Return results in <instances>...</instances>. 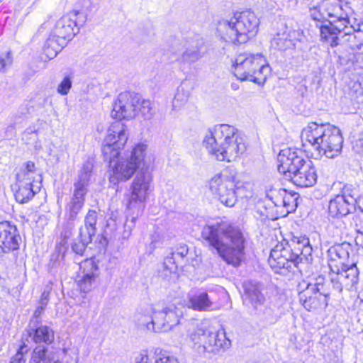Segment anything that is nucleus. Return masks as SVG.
<instances>
[{
    "label": "nucleus",
    "mask_w": 363,
    "mask_h": 363,
    "mask_svg": "<svg viewBox=\"0 0 363 363\" xmlns=\"http://www.w3.org/2000/svg\"><path fill=\"white\" fill-rule=\"evenodd\" d=\"M202 237L226 263L234 267L240 264L244 257L245 239L238 227L222 220L205 226Z\"/></svg>",
    "instance_id": "nucleus-1"
},
{
    "label": "nucleus",
    "mask_w": 363,
    "mask_h": 363,
    "mask_svg": "<svg viewBox=\"0 0 363 363\" xmlns=\"http://www.w3.org/2000/svg\"><path fill=\"white\" fill-rule=\"evenodd\" d=\"M203 145L217 160L232 162L245 153V138L234 126L218 124L206 135Z\"/></svg>",
    "instance_id": "nucleus-2"
},
{
    "label": "nucleus",
    "mask_w": 363,
    "mask_h": 363,
    "mask_svg": "<svg viewBox=\"0 0 363 363\" xmlns=\"http://www.w3.org/2000/svg\"><path fill=\"white\" fill-rule=\"evenodd\" d=\"M301 140L306 147H311L320 157L335 158L342 151L343 138L340 129L329 123H309L301 132Z\"/></svg>",
    "instance_id": "nucleus-3"
},
{
    "label": "nucleus",
    "mask_w": 363,
    "mask_h": 363,
    "mask_svg": "<svg viewBox=\"0 0 363 363\" xmlns=\"http://www.w3.org/2000/svg\"><path fill=\"white\" fill-rule=\"evenodd\" d=\"M104 157L109 163V182L113 185L128 181L138 169L147 166L152 160L148 145L144 143L135 145L123 156Z\"/></svg>",
    "instance_id": "nucleus-4"
},
{
    "label": "nucleus",
    "mask_w": 363,
    "mask_h": 363,
    "mask_svg": "<svg viewBox=\"0 0 363 363\" xmlns=\"http://www.w3.org/2000/svg\"><path fill=\"white\" fill-rule=\"evenodd\" d=\"M313 249L305 236L294 237L289 243H278L272 249L268 263L274 272L284 274L303 259L308 260Z\"/></svg>",
    "instance_id": "nucleus-5"
},
{
    "label": "nucleus",
    "mask_w": 363,
    "mask_h": 363,
    "mask_svg": "<svg viewBox=\"0 0 363 363\" xmlns=\"http://www.w3.org/2000/svg\"><path fill=\"white\" fill-rule=\"evenodd\" d=\"M152 175L147 169L140 168L130 186V193L125 195V208L128 213L125 223L124 237H128L135 225L137 218L143 213L152 191Z\"/></svg>",
    "instance_id": "nucleus-6"
},
{
    "label": "nucleus",
    "mask_w": 363,
    "mask_h": 363,
    "mask_svg": "<svg viewBox=\"0 0 363 363\" xmlns=\"http://www.w3.org/2000/svg\"><path fill=\"white\" fill-rule=\"evenodd\" d=\"M152 175L147 169L140 168L130 186V193L125 195V208L128 213L125 223L124 237H128L135 225L137 218L143 213L152 191Z\"/></svg>",
    "instance_id": "nucleus-7"
},
{
    "label": "nucleus",
    "mask_w": 363,
    "mask_h": 363,
    "mask_svg": "<svg viewBox=\"0 0 363 363\" xmlns=\"http://www.w3.org/2000/svg\"><path fill=\"white\" fill-rule=\"evenodd\" d=\"M259 20L251 11L235 13L230 19H222L217 25V33L223 41L233 44L246 43L257 33Z\"/></svg>",
    "instance_id": "nucleus-8"
},
{
    "label": "nucleus",
    "mask_w": 363,
    "mask_h": 363,
    "mask_svg": "<svg viewBox=\"0 0 363 363\" xmlns=\"http://www.w3.org/2000/svg\"><path fill=\"white\" fill-rule=\"evenodd\" d=\"M246 186L237 179V172L234 169L226 168L213 175L208 181V189L218 201L227 207H233L238 198H247L250 192L241 194Z\"/></svg>",
    "instance_id": "nucleus-9"
},
{
    "label": "nucleus",
    "mask_w": 363,
    "mask_h": 363,
    "mask_svg": "<svg viewBox=\"0 0 363 363\" xmlns=\"http://www.w3.org/2000/svg\"><path fill=\"white\" fill-rule=\"evenodd\" d=\"M234 76L241 81H250L263 84L271 73V67L266 58L261 54L243 52L238 55L233 61Z\"/></svg>",
    "instance_id": "nucleus-10"
},
{
    "label": "nucleus",
    "mask_w": 363,
    "mask_h": 363,
    "mask_svg": "<svg viewBox=\"0 0 363 363\" xmlns=\"http://www.w3.org/2000/svg\"><path fill=\"white\" fill-rule=\"evenodd\" d=\"M303 288L299 293V300L308 311L325 308L328 306L330 291L325 284V278L318 275L311 278L308 282L299 285Z\"/></svg>",
    "instance_id": "nucleus-11"
},
{
    "label": "nucleus",
    "mask_w": 363,
    "mask_h": 363,
    "mask_svg": "<svg viewBox=\"0 0 363 363\" xmlns=\"http://www.w3.org/2000/svg\"><path fill=\"white\" fill-rule=\"evenodd\" d=\"M194 345H199V352H215L220 349L228 348L230 342L223 331H216L211 328H198L189 336Z\"/></svg>",
    "instance_id": "nucleus-12"
},
{
    "label": "nucleus",
    "mask_w": 363,
    "mask_h": 363,
    "mask_svg": "<svg viewBox=\"0 0 363 363\" xmlns=\"http://www.w3.org/2000/svg\"><path fill=\"white\" fill-rule=\"evenodd\" d=\"M330 278L333 288L337 292L343 289L351 290L359 281V269L357 262L342 264L337 266L333 262L330 264Z\"/></svg>",
    "instance_id": "nucleus-13"
},
{
    "label": "nucleus",
    "mask_w": 363,
    "mask_h": 363,
    "mask_svg": "<svg viewBox=\"0 0 363 363\" xmlns=\"http://www.w3.org/2000/svg\"><path fill=\"white\" fill-rule=\"evenodd\" d=\"M86 21V17L79 11L74 10L62 16L55 23L50 34L61 41L70 40Z\"/></svg>",
    "instance_id": "nucleus-14"
},
{
    "label": "nucleus",
    "mask_w": 363,
    "mask_h": 363,
    "mask_svg": "<svg viewBox=\"0 0 363 363\" xmlns=\"http://www.w3.org/2000/svg\"><path fill=\"white\" fill-rule=\"evenodd\" d=\"M128 138V130L125 125L120 121L113 123L108 129L103 145L104 157H116L120 150L125 146Z\"/></svg>",
    "instance_id": "nucleus-15"
},
{
    "label": "nucleus",
    "mask_w": 363,
    "mask_h": 363,
    "mask_svg": "<svg viewBox=\"0 0 363 363\" xmlns=\"http://www.w3.org/2000/svg\"><path fill=\"white\" fill-rule=\"evenodd\" d=\"M294 21L291 19H279L277 22V33L272 39V46L279 50H286L295 46L296 40H300L303 31L293 27Z\"/></svg>",
    "instance_id": "nucleus-16"
},
{
    "label": "nucleus",
    "mask_w": 363,
    "mask_h": 363,
    "mask_svg": "<svg viewBox=\"0 0 363 363\" xmlns=\"http://www.w3.org/2000/svg\"><path fill=\"white\" fill-rule=\"evenodd\" d=\"M139 96L129 91L118 94L114 102L111 116L118 120L130 119L137 115V105Z\"/></svg>",
    "instance_id": "nucleus-17"
},
{
    "label": "nucleus",
    "mask_w": 363,
    "mask_h": 363,
    "mask_svg": "<svg viewBox=\"0 0 363 363\" xmlns=\"http://www.w3.org/2000/svg\"><path fill=\"white\" fill-rule=\"evenodd\" d=\"M182 311L174 305L168 304L155 313L156 333H165L171 330L180 322Z\"/></svg>",
    "instance_id": "nucleus-18"
},
{
    "label": "nucleus",
    "mask_w": 363,
    "mask_h": 363,
    "mask_svg": "<svg viewBox=\"0 0 363 363\" xmlns=\"http://www.w3.org/2000/svg\"><path fill=\"white\" fill-rule=\"evenodd\" d=\"M328 267L333 263L337 266L342 264L357 262V256L354 247L349 242H342L330 247L328 250Z\"/></svg>",
    "instance_id": "nucleus-19"
},
{
    "label": "nucleus",
    "mask_w": 363,
    "mask_h": 363,
    "mask_svg": "<svg viewBox=\"0 0 363 363\" xmlns=\"http://www.w3.org/2000/svg\"><path fill=\"white\" fill-rule=\"evenodd\" d=\"M21 239L15 225L8 221L0 223V255L18 250Z\"/></svg>",
    "instance_id": "nucleus-20"
},
{
    "label": "nucleus",
    "mask_w": 363,
    "mask_h": 363,
    "mask_svg": "<svg viewBox=\"0 0 363 363\" xmlns=\"http://www.w3.org/2000/svg\"><path fill=\"white\" fill-rule=\"evenodd\" d=\"M360 206V198L355 194L347 196L345 193L342 195H337L331 199L328 211L333 217L345 216L349 214L355 205Z\"/></svg>",
    "instance_id": "nucleus-21"
},
{
    "label": "nucleus",
    "mask_w": 363,
    "mask_h": 363,
    "mask_svg": "<svg viewBox=\"0 0 363 363\" xmlns=\"http://www.w3.org/2000/svg\"><path fill=\"white\" fill-rule=\"evenodd\" d=\"M82 276L77 281L80 291L86 294L94 286L96 278L98 276V266L93 259H86L80 264Z\"/></svg>",
    "instance_id": "nucleus-22"
},
{
    "label": "nucleus",
    "mask_w": 363,
    "mask_h": 363,
    "mask_svg": "<svg viewBox=\"0 0 363 363\" xmlns=\"http://www.w3.org/2000/svg\"><path fill=\"white\" fill-rule=\"evenodd\" d=\"M317 177L315 168L311 161L306 162V164L286 179L291 181L297 186L311 187L316 184Z\"/></svg>",
    "instance_id": "nucleus-23"
},
{
    "label": "nucleus",
    "mask_w": 363,
    "mask_h": 363,
    "mask_svg": "<svg viewBox=\"0 0 363 363\" xmlns=\"http://www.w3.org/2000/svg\"><path fill=\"white\" fill-rule=\"evenodd\" d=\"M243 302L246 306L257 309L259 306L264 304L265 297L258 284L247 281L243 283Z\"/></svg>",
    "instance_id": "nucleus-24"
},
{
    "label": "nucleus",
    "mask_w": 363,
    "mask_h": 363,
    "mask_svg": "<svg viewBox=\"0 0 363 363\" xmlns=\"http://www.w3.org/2000/svg\"><path fill=\"white\" fill-rule=\"evenodd\" d=\"M186 306L196 311H209L213 301L205 291L191 290L187 294Z\"/></svg>",
    "instance_id": "nucleus-25"
},
{
    "label": "nucleus",
    "mask_w": 363,
    "mask_h": 363,
    "mask_svg": "<svg viewBox=\"0 0 363 363\" xmlns=\"http://www.w3.org/2000/svg\"><path fill=\"white\" fill-rule=\"evenodd\" d=\"M28 333L36 343L51 344L54 341L53 330L46 325L35 324L33 320H31L28 325Z\"/></svg>",
    "instance_id": "nucleus-26"
},
{
    "label": "nucleus",
    "mask_w": 363,
    "mask_h": 363,
    "mask_svg": "<svg viewBox=\"0 0 363 363\" xmlns=\"http://www.w3.org/2000/svg\"><path fill=\"white\" fill-rule=\"evenodd\" d=\"M296 154L301 155V150L296 148L289 147L281 150L278 155L277 160L279 164L277 169L279 172L283 174L285 178L286 177L291 165L293 164V160Z\"/></svg>",
    "instance_id": "nucleus-27"
},
{
    "label": "nucleus",
    "mask_w": 363,
    "mask_h": 363,
    "mask_svg": "<svg viewBox=\"0 0 363 363\" xmlns=\"http://www.w3.org/2000/svg\"><path fill=\"white\" fill-rule=\"evenodd\" d=\"M156 313H157V310L152 306H147L142 309L137 315L139 326L145 327L148 331L156 333L157 325L155 324Z\"/></svg>",
    "instance_id": "nucleus-28"
},
{
    "label": "nucleus",
    "mask_w": 363,
    "mask_h": 363,
    "mask_svg": "<svg viewBox=\"0 0 363 363\" xmlns=\"http://www.w3.org/2000/svg\"><path fill=\"white\" fill-rule=\"evenodd\" d=\"M135 363H179L178 359L163 353L142 352L135 357Z\"/></svg>",
    "instance_id": "nucleus-29"
},
{
    "label": "nucleus",
    "mask_w": 363,
    "mask_h": 363,
    "mask_svg": "<svg viewBox=\"0 0 363 363\" xmlns=\"http://www.w3.org/2000/svg\"><path fill=\"white\" fill-rule=\"evenodd\" d=\"M67 42L61 41L57 38L50 34L43 47L45 60L53 59L65 46Z\"/></svg>",
    "instance_id": "nucleus-30"
},
{
    "label": "nucleus",
    "mask_w": 363,
    "mask_h": 363,
    "mask_svg": "<svg viewBox=\"0 0 363 363\" xmlns=\"http://www.w3.org/2000/svg\"><path fill=\"white\" fill-rule=\"evenodd\" d=\"M86 194V191L74 188L73 196L68 205L70 217L72 218H74L82 208L84 204Z\"/></svg>",
    "instance_id": "nucleus-31"
},
{
    "label": "nucleus",
    "mask_w": 363,
    "mask_h": 363,
    "mask_svg": "<svg viewBox=\"0 0 363 363\" xmlns=\"http://www.w3.org/2000/svg\"><path fill=\"white\" fill-rule=\"evenodd\" d=\"M201 57V52L197 46L187 48L178 59L181 67H189L193 63L197 62Z\"/></svg>",
    "instance_id": "nucleus-32"
},
{
    "label": "nucleus",
    "mask_w": 363,
    "mask_h": 363,
    "mask_svg": "<svg viewBox=\"0 0 363 363\" xmlns=\"http://www.w3.org/2000/svg\"><path fill=\"white\" fill-rule=\"evenodd\" d=\"M97 221V213L94 210H89L84 219V228H82L81 230H84L85 234V242H91L92 237L96 234V224Z\"/></svg>",
    "instance_id": "nucleus-33"
},
{
    "label": "nucleus",
    "mask_w": 363,
    "mask_h": 363,
    "mask_svg": "<svg viewBox=\"0 0 363 363\" xmlns=\"http://www.w3.org/2000/svg\"><path fill=\"white\" fill-rule=\"evenodd\" d=\"M35 176L31 178H27L28 183L24 186V203L30 201L37 193H38L41 188L40 184V175L35 174Z\"/></svg>",
    "instance_id": "nucleus-34"
},
{
    "label": "nucleus",
    "mask_w": 363,
    "mask_h": 363,
    "mask_svg": "<svg viewBox=\"0 0 363 363\" xmlns=\"http://www.w3.org/2000/svg\"><path fill=\"white\" fill-rule=\"evenodd\" d=\"M93 169V164L90 162H85L79 174V179L77 183L74 184L75 189H80L87 192V186L90 180Z\"/></svg>",
    "instance_id": "nucleus-35"
},
{
    "label": "nucleus",
    "mask_w": 363,
    "mask_h": 363,
    "mask_svg": "<svg viewBox=\"0 0 363 363\" xmlns=\"http://www.w3.org/2000/svg\"><path fill=\"white\" fill-rule=\"evenodd\" d=\"M137 115H140L144 120H151L155 114L154 104L147 99H140L139 102L136 103Z\"/></svg>",
    "instance_id": "nucleus-36"
},
{
    "label": "nucleus",
    "mask_w": 363,
    "mask_h": 363,
    "mask_svg": "<svg viewBox=\"0 0 363 363\" xmlns=\"http://www.w3.org/2000/svg\"><path fill=\"white\" fill-rule=\"evenodd\" d=\"M320 31L321 40L328 43L331 47H335L339 44L337 32L334 30L330 23L322 26Z\"/></svg>",
    "instance_id": "nucleus-37"
},
{
    "label": "nucleus",
    "mask_w": 363,
    "mask_h": 363,
    "mask_svg": "<svg viewBox=\"0 0 363 363\" xmlns=\"http://www.w3.org/2000/svg\"><path fill=\"white\" fill-rule=\"evenodd\" d=\"M189 96L190 91L188 90V89H186L183 86L178 87L174 95V98L172 101L173 109L176 111L180 109L188 102Z\"/></svg>",
    "instance_id": "nucleus-38"
},
{
    "label": "nucleus",
    "mask_w": 363,
    "mask_h": 363,
    "mask_svg": "<svg viewBox=\"0 0 363 363\" xmlns=\"http://www.w3.org/2000/svg\"><path fill=\"white\" fill-rule=\"evenodd\" d=\"M279 194L281 196V203L288 209V211L294 210L297 206L298 194L289 192L286 189H281Z\"/></svg>",
    "instance_id": "nucleus-39"
},
{
    "label": "nucleus",
    "mask_w": 363,
    "mask_h": 363,
    "mask_svg": "<svg viewBox=\"0 0 363 363\" xmlns=\"http://www.w3.org/2000/svg\"><path fill=\"white\" fill-rule=\"evenodd\" d=\"M349 23V19L345 13L337 17V20L330 22L334 30L337 32L338 35L341 32H344L345 34H350V29L347 26Z\"/></svg>",
    "instance_id": "nucleus-40"
},
{
    "label": "nucleus",
    "mask_w": 363,
    "mask_h": 363,
    "mask_svg": "<svg viewBox=\"0 0 363 363\" xmlns=\"http://www.w3.org/2000/svg\"><path fill=\"white\" fill-rule=\"evenodd\" d=\"M48 349L43 345L37 346L32 352L29 363H50L49 357L46 355Z\"/></svg>",
    "instance_id": "nucleus-41"
},
{
    "label": "nucleus",
    "mask_w": 363,
    "mask_h": 363,
    "mask_svg": "<svg viewBox=\"0 0 363 363\" xmlns=\"http://www.w3.org/2000/svg\"><path fill=\"white\" fill-rule=\"evenodd\" d=\"M323 6H325V10L326 13V17H334L337 18L340 16L342 15L344 13L342 12L343 9L342 5L337 2H330L326 1L323 2Z\"/></svg>",
    "instance_id": "nucleus-42"
},
{
    "label": "nucleus",
    "mask_w": 363,
    "mask_h": 363,
    "mask_svg": "<svg viewBox=\"0 0 363 363\" xmlns=\"http://www.w3.org/2000/svg\"><path fill=\"white\" fill-rule=\"evenodd\" d=\"M306 162H311V160L305 158L304 153L302 151L301 155L296 154L295 158L293 160V164L291 165L286 179L298 171L299 169L302 168L303 165L306 164Z\"/></svg>",
    "instance_id": "nucleus-43"
},
{
    "label": "nucleus",
    "mask_w": 363,
    "mask_h": 363,
    "mask_svg": "<svg viewBox=\"0 0 363 363\" xmlns=\"http://www.w3.org/2000/svg\"><path fill=\"white\" fill-rule=\"evenodd\" d=\"M310 16L317 21H323L327 19L325 6L323 2L320 4L310 9Z\"/></svg>",
    "instance_id": "nucleus-44"
},
{
    "label": "nucleus",
    "mask_w": 363,
    "mask_h": 363,
    "mask_svg": "<svg viewBox=\"0 0 363 363\" xmlns=\"http://www.w3.org/2000/svg\"><path fill=\"white\" fill-rule=\"evenodd\" d=\"M85 234H84V230L79 231V241L75 242L72 246V250L79 255H82L85 249L86 246L90 242H85Z\"/></svg>",
    "instance_id": "nucleus-45"
},
{
    "label": "nucleus",
    "mask_w": 363,
    "mask_h": 363,
    "mask_svg": "<svg viewBox=\"0 0 363 363\" xmlns=\"http://www.w3.org/2000/svg\"><path fill=\"white\" fill-rule=\"evenodd\" d=\"M279 315L271 307H266L263 311L262 319L269 324H274L278 321Z\"/></svg>",
    "instance_id": "nucleus-46"
},
{
    "label": "nucleus",
    "mask_w": 363,
    "mask_h": 363,
    "mask_svg": "<svg viewBox=\"0 0 363 363\" xmlns=\"http://www.w3.org/2000/svg\"><path fill=\"white\" fill-rule=\"evenodd\" d=\"M19 174H16V181L11 185V191L16 201L23 203V192L21 191V180L19 179Z\"/></svg>",
    "instance_id": "nucleus-47"
},
{
    "label": "nucleus",
    "mask_w": 363,
    "mask_h": 363,
    "mask_svg": "<svg viewBox=\"0 0 363 363\" xmlns=\"http://www.w3.org/2000/svg\"><path fill=\"white\" fill-rule=\"evenodd\" d=\"M72 86V81L70 77H65L58 84L57 92L61 95H67Z\"/></svg>",
    "instance_id": "nucleus-48"
},
{
    "label": "nucleus",
    "mask_w": 363,
    "mask_h": 363,
    "mask_svg": "<svg viewBox=\"0 0 363 363\" xmlns=\"http://www.w3.org/2000/svg\"><path fill=\"white\" fill-rule=\"evenodd\" d=\"M350 94L355 99L363 96V86L359 82H354L350 88Z\"/></svg>",
    "instance_id": "nucleus-49"
},
{
    "label": "nucleus",
    "mask_w": 363,
    "mask_h": 363,
    "mask_svg": "<svg viewBox=\"0 0 363 363\" xmlns=\"http://www.w3.org/2000/svg\"><path fill=\"white\" fill-rule=\"evenodd\" d=\"M79 4L85 11H91L99 8L100 0H79Z\"/></svg>",
    "instance_id": "nucleus-50"
},
{
    "label": "nucleus",
    "mask_w": 363,
    "mask_h": 363,
    "mask_svg": "<svg viewBox=\"0 0 363 363\" xmlns=\"http://www.w3.org/2000/svg\"><path fill=\"white\" fill-rule=\"evenodd\" d=\"M13 62V58L11 52H7L5 55L0 56V71L5 72Z\"/></svg>",
    "instance_id": "nucleus-51"
},
{
    "label": "nucleus",
    "mask_w": 363,
    "mask_h": 363,
    "mask_svg": "<svg viewBox=\"0 0 363 363\" xmlns=\"http://www.w3.org/2000/svg\"><path fill=\"white\" fill-rule=\"evenodd\" d=\"M189 249L186 245H179L177 250L172 253V259H176L177 257L184 258L188 254Z\"/></svg>",
    "instance_id": "nucleus-52"
},
{
    "label": "nucleus",
    "mask_w": 363,
    "mask_h": 363,
    "mask_svg": "<svg viewBox=\"0 0 363 363\" xmlns=\"http://www.w3.org/2000/svg\"><path fill=\"white\" fill-rule=\"evenodd\" d=\"M353 148L356 152L363 154V131L357 135V138L354 142Z\"/></svg>",
    "instance_id": "nucleus-53"
},
{
    "label": "nucleus",
    "mask_w": 363,
    "mask_h": 363,
    "mask_svg": "<svg viewBox=\"0 0 363 363\" xmlns=\"http://www.w3.org/2000/svg\"><path fill=\"white\" fill-rule=\"evenodd\" d=\"M45 307H43V306L39 305L34 311L33 317L31 320H33L35 324H39V318L41 314L43 313Z\"/></svg>",
    "instance_id": "nucleus-54"
},
{
    "label": "nucleus",
    "mask_w": 363,
    "mask_h": 363,
    "mask_svg": "<svg viewBox=\"0 0 363 363\" xmlns=\"http://www.w3.org/2000/svg\"><path fill=\"white\" fill-rule=\"evenodd\" d=\"M50 292L48 291H44L40 296L39 305L43 306V307H46L48 301H49Z\"/></svg>",
    "instance_id": "nucleus-55"
},
{
    "label": "nucleus",
    "mask_w": 363,
    "mask_h": 363,
    "mask_svg": "<svg viewBox=\"0 0 363 363\" xmlns=\"http://www.w3.org/2000/svg\"><path fill=\"white\" fill-rule=\"evenodd\" d=\"M23 350V345L19 346V350L15 357L12 358V360L10 363H21V360L23 359V352H21Z\"/></svg>",
    "instance_id": "nucleus-56"
},
{
    "label": "nucleus",
    "mask_w": 363,
    "mask_h": 363,
    "mask_svg": "<svg viewBox=\"0 0 363 363\" xmlns=\"http://www.w3.org/2000/svg\"><path fill=\"white\" fill-rule=\"evenodd\" d=\"M27 174H35L34 173V169H35V164L33 162H28L26 164V167Z\"/></svg>",
    "instance_id": "nucleus-57"
},
{
    "label": "nucleus",
    "mask_w": 363,
    "mask_h": 363,
    "mask_svg": "<svg viewBox=\"0 0 363 363\" xmlns=\"http://www.w3.org/2000/svg\"><path fill=\"white\" fill-rule=\"evenodd\" d=\"M14 130V126L13 125H10L7 127L6 133V137H11L13 135Z\"/></svg>",
    "instance_id": "nucleus-58"
},
{
    "label": "nucleus",
    "mask_w": 363,
    "mask_h": 363,
    "mask_svg": "<svg viewBox=\"0 0 363 363\" xmlns=\"http://www.w3.org/2000/svg\"><path fill=\"white\" fill-rule=\"evenodd\" d=\"M242 184H243L246 187L245 188V189H243V190H242V191H241V194H247L248 191H250V196L248 198L251 197V196H252V191H251V189H250V184H247V183H243V182H242Z\"/></svg>",
    "instance_id": "nucleus-59"
},
{
    "label": "nucleus",
    "mask_w": 363,
    "mask_h": 363,
    "mask_svg": "<svg viewBox=\"0 0 363 363\" xmlns=\"http://www.w3.org/2000/svg\"><path fill=\"white\" fill-rule=\"evenodd\" d=\"M54 363H61L60 361H56Z\"/></svg>",
    "instance_id": "nucleus-60"
},
{
    "label": "nucleus",
    "mask_w": 363,
    "mask_h": 363,
    "mask_svg": "<svg viewBox=\"0 0 363 363\" xmlns=\"http://www.w3.org/2000/svg\"><path fill=\"white\" fill-rule=\"evenodd\" d=\"M232 86H233V89H235L236 88V86H233V85H232Z\"/></svg>",
    "instance_id": "nucleus-61"
},
{
    "label": "nucleus",
    "mask_w": 363,
    "mask_h": 363,
    "mask_svg": "<svg viewBox=\"0 0 363 363\" xmlns=\"http://www.w3.org/2000/svg\"><path fill=\"white\" fill-rule=\"evenodd\" d=\"M232 86H233V89H235L236 88V86H233V85H232Z\"/></svg>",
    "instance_id": "nucleus-62"
}]
</instances>
